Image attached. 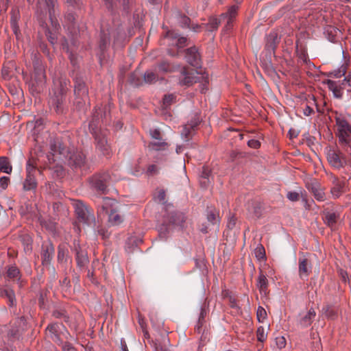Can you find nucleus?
<instances>
[{
    "label": "nucleus",
    "instance_id": "obj_59",
    "mask_svg": "<svg viewBox=\"0 0 351 351\" xmlns=\"http://www.w3.org/2000/svg\"><path fill=\"white\" fill-rule=\"evenodd\" d=\"M121 351H129L125 342L121 341Z\"/></svg>",
    "mask_w": 351,
    "mask_h": 351
},
{
    "label": "nucleus",
    "instance_id": "obj_54",
    "mask_svg": "<svg viewBox=\"0 0 351 351\" xmlns=\"http://www.w3.org/2000/svg\"><path fill=\"white\" fill-rule=\"evenodd\" d=\"M276 343L280 348H284L286 345L285 339L283 337H277Z\"/></svg>",
    "mask_w": 351,
    "mask_h": 351
},
{
    "label": "nucleus",
    "instance_id": "obj_15",
    "mask_svg": "<svg viewBox=\"0 0 351 351\" xmlns=\"http://www.w3.org/2000/svg\"><path fill=\"white\" fill-rule=\"evenodd\" d=\"M345 182L334 178L332 180V186L330 189L331 194L334 198H338L343 192Z\"/></svg>",
    "mask_w": 351,
    "mask_h": 351
},
{
    "label": "nucleus",
    "instance_id": "obj_23",
    "mask_svg": "<svg viewBox=\"0 0 351 351\" xmlns=\"http://www.w3.org/2000/svg\"><path fill=\"white\" fill-rule=\"evenodd\" d=\"M238 7L233 5L229 8L227 12L221 14V18L225 20L227 26H229L232 21L235 18L237 13Z\"/></svg>",
    "mask_w": 351,
    "mask_h": 351
},
{
    "label": "nucleus",
    "instance_id": "obj_49",
    "mask_svg": "<svg viewBox=\"0 0 351 351\" xmlns=\"http://www.w3.org/2000/svg\"><path fill=\"white\" fill-rule=\"evenodd\" d=\"M350 80H348V84L346 86V88L345 89L346 93L344 92V97L347 101L351 99V85L349 83Z\"/></svg>",
    "mask_w": 351,
    "mask_h": 351
},
{
    "label": "nucleus",
    "instance_id": "obj_38",
    "mask_svg": "<svg viewBox=\"0 0 351 351\" xmlns=\"http://www.w3.org/2000/svg\"><path fill=\"white\" fill-rule=\"evenodd\" d=\"M348 69L347 64H342L339 68L333 71V75L335 77L339 78L344 76Z\"/></svg>",
    "mask_w": 351,
    "mask_h": 351
},
{
    "label": "nucleus",
    "instance_id": "obj_52",
    "mask_svg": "<svg viewBox=\"0 0 351 351\" xmlns=\"http://www.w3.org/2000/svg\"><path fill=\"white\" fill-rule=\"evenodd\" d=\"M154 348L155 351H169L167 347L162 346L160 342H155Z\"/></svg>",
    "mask_w": 351,
    "mask_h": 351
},
{
    "label": "nucleus",
    "instance_id": "obj_14",
    "mask_svg": "<svg viewBox=\"0 0 351 351\" xmlns=\"http://www.w3.org/2000/svg\"><path fill=\"white\" fill-rule=\"evenodd\" d=\"M75 95L77 98L81 99L85 102L88 97V89L84 82H76L75 84Z\"/></svg>",
    "mask_w": 351,
    "mask_h": 351
},
{
    "label": "nucleus",
    "instance_id": "obj_58",
    "mask_svg": "<svg viewBox=\"0 0 351 351\" xmlns=\"http://www.w3.org/2000/svg\"><path fill=\"white\" fill-rule=\"evenodd\" d=\"M11 25H12V29H13V32L14 33L16 34V36H17V34H18V27L16 25V21L15 20H12L11 21Z\"/></svg>",
    "mask_w": 351,
    "mask_h": 351
},
{
    "label": "nucleus",
    "instance_id": "obj_11",
    "mask_svg": "<svg viewBox=\"0 0 351 351\" xmlns=\"http://www.w3.org/2000/svg\"><path fill=\"white\" fill-rule=\"evenodd\" d=\"M324 34L328 41L336 43L339 42L341 37V31L332 25H326L324 27Z\"/></svg>",
    "mask_w": 351,
    "mask_h": 351
},
{
    "label": "nucleus",
    "instance_id": "obj_53",
    "mask_svg": "<svg viewBox=\"0 0 351 351\" xmlns=\"http://www.w3.org/2000/svg\"><path fill=\"white\" fill-rule=\"evenodd\" d=\"M339 274L344 282H346L348 280H349L348 275L346 271L340 269L339 270Z\"/></svg>",
    "mask_w": 351,
    "mask_h": 351
},
{
    "label": "nucleus",
    "instance_id": "obj_40",
    "mask_svg": "<svg viewBox=\"0 0 351 351\" xmlns=\"http://www.w3.org/2000/svg\"><path fill=\"white\" fill-rule=\"evenodd\" d=\"M257 339L259 341L263 342L265 341L267 338V333L265 332V328L263 326H260L258 328L256 331Z\"/></svg>",
    "mask_w": 351,
    "mask_h": 351
},
{
    "label": "nucleus",
    "instance_id": "obj_13",
    "mask_svg": "<svg viewBox=\"0 0 351 351\" xmlns=\"http://www.w3.org/2000/svg\"><path fill=\"white\" fill-rule=\"evenodd\" d=\"M186 60L193 66H198L200 64V56L195 47H191L186 50Z\"/></svg>",
    "mask_w": 351,
    "mask_h": 351
},
{
    "label": "nucleus",
    "instance_id": "obj_22",
    "mask_svg": "<svg viewBox=\"0 0 351 351\" xmlns=\"http://www.w3.org/2000/svg\"><path fill=\"white\" fill-rule=\"evenodd\" d=\"M160 78V74L156 70L155 67L153 69L146 71L144 74V80L146 83H154Z\"/></svg>",
    "mask_w": 351,
    "mask_h": 351
},
{
    "label": "nucleus",
    "instance_id": "obj_48",
    "mask_svg": "<svg viewBox=\"0 0 351 351\" xmlns=\"http://www.w3.org/2000/svg\"><path fill=\"white\" fill-rule=\"evenodd\" d=\"M158 172V169L156 165H150L147 169V174L153 176Z\"/></svg>",
    "mask_w": 351,
    "mask_h": 351
},
{
    "label": "nucleus",
    "instance_id": "obj_17",
    "mask_svg": "<svg viewBox=\"0 0 351 351\" xmlns=\"http://www.w3.org/2000/svg\"><path fill=\"white\" fill-rule=\"evenodd\" d=\"M95 135L97 147L102 152L103 154H108L109 146L106 136L104 134H97L96 133Z\"/></svg>",
    "mask_w": 351,
    "mask_h": 351
},
{
    "label": "nucleus",
    "instance_id": "obj_12",
    "mask_svg": "<svg viewBox=\"0 0 351 351\" xmlns=\"http://www.w3.org/2000/svg\"><path fill=\"white\" fill-rule=\"evenodd\" d=\"M170 144L162 137L157 140L151 141L149 148L155 152H168Z\"/></svg>",
    "mask_w": 351,
    "mask_h": 351
},
{
    "label": "nucleus",
    "instance_id": "obj_62",
    "mask_svg": "<svg viewBox=\"0 0 351 351\" xmlns=\"http://www.w3.org/2000/svg\"><path fill=\"white\" fill-rule=\"evenodd\" d=\"M234 225V222H232V220H230V221L228 223V226L229 228H232V226Z\"/></svg>",
    "mask_w": 351,
    "mask_h": 351
},
{
    "label": "nucleus",
    "instance_id": "obj_16",
    "mask_svg": "<svg viewBox=\"0 0 351 351\" xmlns=\"http://www.w3.org/2000/svg\"><path fill=\"white\" fill-rule=\"evenodd\" d=\"M278 43V34L275 32H271L267 37L265 49L269 53H274Z\"/></svg>",
    "mask_w": 351,
    "mask_h": 351
},
{
    "label": "nucleus",
    "instance_id": "obj_37",
    "mask_svg": "<svg viewBox=\"0 0 351 351\" xmlns=\"http://www.w3.org/2000/svg\"><path fill=\"white\" fill-rule=\"evenodd\" d=\"M254 254L258 260H264L265 258V251L262 245H258L254 250Z\"/></svg>",
    "mask_w": 351,
    "mask_h": 351
},
{
    "label": "nucleus",
    "instance_id": "obj_32",
    "mask_svg": "<svg viewBox=\"0 0 351 351\" xmlns=\"http://www.w3.org/2000/svg\"><path fill=\"white\" fill-rule=\"evenodd\" d=\"M156 70L158 72V73H166L169 72H172L175 71V69L173 66L170 65L169 63L163 62L158 64L155 67Z\"/></svg>",
    "mask_w": 351,
    "mask_h": 351
},
{
    "label": "nucleus",
    "instance_id": "obj_64",
    "mask_svg": "<svg viewBox=\"0 0 351 351\" xmlns=\"http://www.w3.org/2000/svg\"><path fill=\"white\" fill-rule=\"evenodd\" d=\"M172 223L173 224H178L180 222L178 221H177L176 219H173Z\"/></svg>",
    "mask_w": 351,
    "mask_h": 351
},
{
    "label": "nucleus",
    "instance_id": "obj_2",
    "mask_svg": "<svg viewBox=\"0 0 351 351\" xmlns=\"http://www.w3.org/2000/svg\"><path fill=\"white\" fill-rule=\"evenodd\" d=\"M119 180L115 175L110 176L108 172L95 175L90 179L91 186L96 191L105 193L107 186Z\"/></svg>",
    "mask_w": 351,
    "mask_h": 351
},
{
    "label": "nucleus",
    "instance_id": "obj_57",
    "mask_svg": "<svg viewBox=\"0 0 351 351\" xmlns=\"http://www.w3.org/2000/svg\"><path fill=\"white\" fill-rule=\"evenodd\" d=\"M63 350L64 351H75L74 348L70 345L69 343H65L63 346Z\"/></svg>",
    "mask_w": 351,
    "mask_h": 351
},
{
    "label": "nucleus",
    "instance_id": "obj_21",
    "mask_svg": "<svg viewBox=\"0 0 351 351\" xmlns=\"http://www.w3.org/2000/svg\"><path fill=\"white\" fill-rule=\"evenodd\" d=\"M117 204V202L115 199L109 197H104L102 199L101 206L102 210L105 211L106 214H108L110 213L111 210H114L116 208Z\"/></svg>",
    "mask_w": 351,
    "mask_h": 351
},
{
    "label": "nucleus",
    "instance_id": "obj_9",
    "mask_svg": "<svg viewBox=\"0 0 351 351\" xmlns=\"http://www.w3.org/2000/svg\"><path fill=\"white\" fill-rule=\"evenodd\" d=\"M65 101V97L64 96L63 90H60L58 93H55L53 95H52L49 101V104L51 108L59 113L61 112L63 110L62 104Z\"/></svg>",
    "mask_w": 351,
    "mask_h": 351
},
{
    "label": "nucleus",
    "instance_id": "obj_30",
    "mask_svg": "<svg viewBox=\"0 0 351 351\" xmlns=\"http://www.w3.org/2000/svg\"><path fill=\"white\" fill-rule=\"evenodd\" d=\"M108 221L113 226L119 225L123 219L122 217L117 213V210H111L108 214Z\"/></svg>",
    "mask_w": 351,
    "mask_h": 351
},
{
    "label": "nucleus",
    "instance_id": "obj_41",
    "mask_svg": "<svg viewBox=\"0 0 351 351\" xmlns=\"http://www.w3.org/2000/svg\"><path fill=\"white\" fill-rule=\"evenodd\" d=\"M257 319L259 322H263L267 317V313L265 308L262 306H258L256 311Z\"/></svg>",
    "mask_w": 351,
    "mask_h": 351
},
{
    "label": "nucleus",
    "instance_id": "obj_8",
    "mask_svg": "<svg viewBox=\"0 0 351 351\" xmlns=\"http://www.w3.org/2000/svg\"><path fill=\"white\" fill-rule=\"evenodd\" d=\"M196 71H186L185 69L182 71L180 75L179 84L181 86H189L199 80V77Z\"/></svg>",
    "mask_w": 351,
    "mask_h": 351
},
{
    "label": "nucleus",
    "instance_id": "obj_27",
    "mask_svg": "<svg viewBox=\"0 0 351 351\" xmlns=\"http://www.w3.org/2000/svg\"><path fill=\"white\" fill-rule=\"evenodd\" d=\"M268 281L266 276L260 274L257 280V287L261 294H265L267 289Z\"/></svg>",
    "mask_w": 351,
    "mask_h": 351
},
{
    "label": "nucleus",
    "instance_id": "obj_35",
    "mask_svg": "<svg viewBox=\"0 0 351 351\" xmlns=\"http://www.w3.org/2000/svg\"><path fill=\"white\" fill-rule=\"evenodd\" d=\"M322 312L326 317L330 319H335L337 315V311L335 308L328 306L323 308Z\"/></svg>",
    "mask_w": 351,
    "mask_h": 351
},
{
    "label": "nucleus",
    "instance_id": "obj_5",
    "mask_svg": "<svg viewBox=\"0 0 351 351\" xmlns=\"http://www.w3.org/2000/svg\"><path fill=\"white\" fill-rule=\"evenodd\" d=\"M327 160L330 165L336 169L342 168L345 165L351 167V160L347 159L339 150H328L327 152Z\"/></svg>",
    "mask_w": 351,
    "mask_h": 351
},
{
    "label": "nucleus",
    "instance_id": "obj_10",
    "mask_svg": "<svg viewBox=\"0 0 351 351\" xmlns=\"http://www.w3.org/2000/svg\"><path fill=\"white\" fill-rule=\"evenodd\" d=\"M311 271V265L308 258L302 255L298 260V272L301 278H307Z\"/></svg>",
    "mask_w": 351,
    "mask_h": 351
},
{
    "label": "nucleus",
    "instance_id": "obj_25",
    "mask_svg": "<svg viewBox=\"0 0 351 351\" xmlns=\"http://www.w3.org/2000/svg\"><path fill=\"white\" fill-rule=\"evenodd\" d=\"M61 325L58 324H52L48 326L47 330L48 335L56 342L59 341V337L58 335V331L60 329Z\"/></svg>",
    "mask_w": 351,
    "mask_h": 351
},
{
    "label": "nucleus",
    "instance_id": "obj_4",
    "mask_svg": "<svg viewBox=\"0 0 351 351\" xmlns=\"http://www.w3.org/2000/svg\"><path fill=\"white\" fill-rule=\"evenodd\" d=\"M75 212L78 220L86 225H92L95 223V217L85 204L81 201H76L73 203Z\"/></svg>",
    "mask_w": 351,
    "mask_h": 351
},
{
    "label": "nucleus",
    "instance_id": "obj_34",
    "mask_svg": "<svg viewBox=\"0 0 351 351\" xmlns=\"http://www.w3.org/2000/svg\"><path fill=\"white\" fill-rule=\"evenodd\" d=\"M3 295H5L8 300L9 305L13 306L16 304L15 294L12 289H6L3 292Z\"/></svg>",
    "mask_w": 351,
    "mask_h": 351
},
{
    "label": "nucleus",
    "instance_id": "obj_56",
    "mask_svg": "<svg viewBox=\"0 0 351 351\" xmlns=\"http://www.w3.org/2000/svg\"><path fill=\"white\" fill-rule=\"evenodd\" d=\"M157 198L160 202H163L165 199V192L163 190L160 191Z\"/></svg>",
    "mask_w": 351,
    "mask_h": 351
},
{
    "label": "nucleus",
    "instance_id": "obj_18",
    "mask_svg": "<svg viewBox=\"0 0 351 351\" xmlns=\"http://www.w3.org/2000/svg\"><path fill=\"white\" fill-rule=\"evenodd\" d=\"M314 108H317V103L314 96L309 97L306 103L302 108V112L304 116L308 117L314 114Z\"/></svg>",
    "mask_w": 351,
    "mask_h": 351
},
{
    "label": "nucleus",
    "instance_id": "obj_28",
    "mask_svg": "<svg viewBox=\"0 0 351 351\" xmlns=\"http://www.w3.org/2000/svg\"><path fill=\"white\" fill-rule=\"evenodd\" d=\"M339 215L334 212L327 211L324 213L325 223L330 227L335 225Z\"/></svg>",
    "mask_w": 351,
    "mask_h": 351
},
{
    "label": "nucleus",
    "instance_id": "obj_63",
    "mask_svg": "<svg viewBox=\"0 0 351 351\" xmlns=\"http://www.w3.org/2000/svg\"><path fill=\"white\" fill-rule=\"evenodd\" d=\"M107 40L106 38H101V43H102V45H106V43H107Z\"/></svg>",
    "mask_w": 351,
    "mask_h": 351
},
{
    "label": "nucleus",
    "instance_id": "obj_33",
    "mask_svg": "<svg viewBox=\"0 0 351 351\" xmlns=\"http://www.w3.org/2000/svg\"><path fill=\"white\" fill-rule=\"evenodd\" d=\"M36 187V182L33 176L29 173L27 176V178L23 184V188L26 191L34 189Z\"/></svg>",
    "mask_w": 351,
    "mask_h": 351
},
{
    "label": "nucleus",
    "instance_id": "obj_1",
    "mask_svg": "<svg viewBox=\"0 0 351 351\" xmlns=\"http://www.w3.org/2000/svg\"><path fill=\"white\" fill-rule=\"evenodd\" d=\"M51 151L53 156L59 155L60 160H67L71 166L81 167L84 163L85 156L83 153L71 152L59 141L51 143Z\"/></svg>",
    "mask_w": 351,
    "mask_h": 351
},
{
    "label": "nucleus",
    "instance_id": "obj_20",
    "mask_svg": "<svg viewBox=\"0 0 351 351\" xmlns=\"http://www.w3.org/2000/svg\"><path fill=\"white\" fill-rule=\"evenodd\" d=\"M315 315V310L310 308L307 313L300 319L299 322L300 325L303 328L309 326L314 320Z\"/></svg>",
    "mask_w": 351,
    "mask_h": 351
},
{
    "label": "nucleus",
    "instance_id": "obj_3",
    "mask_svg": "<svg viewBox=\"0 0 351 351\" xmlns=\"http://www.w3.org/2000/svg\"><path fill=\"white\" fill-rule=\"evenodd\" d=\"M335 121L339 141L351 145V125L342 115L336 117Z\"/></svg>",
    "mask_w": 351,
    "mask_h": 351
},
{
    "label": "nucleus",
    "instance_id": "obj_39",
    "mask_svg": "<svg viewBox=\"0 0 351 351\" xmlns=\"http://www.w3.org/2000/svg\"><path fill=\"white\" fill-rule=\"evenodd\" d=\"M312 189L314 197L317 200L322 202L325 199V193L323 190L315 187H313Z\"/></svg>",
    "mask_w": 351,
    "mask_h": 351
},
{
    "label": "nucleus",
    "instance_id": "obj_50",
    "mask_svg": "<svg viewBox=\"0 0 351 351\" xmlns=\"http://www.w3.org/2000/svg\"><path fill=\"white\" fill-rule=\"evenodd\" d=\"M247 145L253 149H258L261 146V143L256 139L249 140L247 142Z\"/></svg>",
    "mask_w": 351,
    "mask_h": 351
},
{
    "label": "nucleus",
    "instance_id": "obj_42",
    "mask_svg": "<svg viewBox=\"0 0 351 351\" xmlns=\"http://www.w3.org/2000/svg\"><path fill=\"white\" fill-rule=\"evenodd\" d=\"M207 219L213 225H217L219 223L218 216L212 210L208 213Z\"/></svg>",
    "mask_w": 351,
    "mask_h": 351
},
{
    "label": "nucleus",
    "instance_id": "obj_36",
    "mask_svg": "<svg viewBox=\"0 0 351 351\" xmlns=\"http://www.w3.org/2000/svg\"><path fill=\"white\" fill-rule=\"evenodd\" d=\"M176 97V96L173 94L165 95L163 98V104H162L164 108H167L172 104L175 103Z\"/></svg>",
    "mask_w": 351,
    "mask_h": 351
},
{
    "label": "nucleus",
    "instance_id": "obj_29",
    "mask_svg": "<svg viewBox=\"0 0 351 351\" xmlns=\"http://www.w3.org/2000/svg\"><path fill=\"white\" fill-rule=\"evenodd\" d=\"M210 171L206 167H203L201 174H200V184L203 187H206L208 183L210 182L209 176H210Z\"/></svg>",
    "mask_w": 351,
    "mask_h": 351
},
{
    "label": "nucleus",
    "instance_id": "obj_24",
    "mask_svg": "<svg viewBox=\"0 0 351 351\" xmlns=\"http://www.w3.org/2000/svg\"><path fill=\"white\" fill-rule=\"evenodd\" d=\"M76 262L77 266L80 267H85L88 263V258L87 253L81 250H77L76 252Z\"/></svg>",
    "mask_w": 351,
    "mask_h": 351
},
{
    "label": "nucleus",
    "instance_id": "obj_44",
    "mask_svg": "<svg viewBox=\"0 0 351 351\" xmlns=\"http://www.w3.org/2000/svg\"><path fill=\"white\" fill-rule=\"evenodd\" d=\"M226 22L224 19L221 18V16L219 19L217 18H213L210 20L209 25H210V28L212 29H216L217 28L218 25L221 23Z\"/></svg>",
    "mask_w": 351,
    "mask_h": 351
},
{
    "label": "nucleus",
    "instance_id": "obj_6",
    "mask_svg": "<svg viewBox=\"0 0 351 351\" xmlns=\"http://www.w3.org/2000/svg\"><path fill=\"white\" fill-rule=\"evenodd\" d=\"M57 0H38L36 5V14L40 16H46L49 15L51 23L53 24L52 14Z\"/></svg>",
    "mask_w": 351,
    "mask_h": 351
},
{
    "label": "nucleus",
    "instance_id": "obj_19",
    "mask_svg": "<svg viewBox=\"0 0 351 351\" xmlns=\"http://www.w3.org/2000/svg\"><path fill=\"white\" fill-rule=\"evenodd\" d=\"M54 253V247L52 244L49 243L43 247L42 261L43 264L50 263L53 254Z\"/></svg>",
    "mask_w": 351,
    "mask_h": 351
},
{
    "label": "nucleus",
    "instance_id": "obj_31",
    "mask_svg": "<svg viewBox=\"0 0 351 351\" xmlns=\"http://www.w3.org/2000/svg\"><path fill=\"white\" fill-rule=\"evenodd\" d=\"M68 250L64 247L60 245L58 251V260L61 264H64L68 261Z\"/></svg>",
    "mask_w": 351,
    "mask_h": 351
},
{
    "label": "nucleus",
    "instance_id": "obj_60",
    "mask_svg": "<svg viewBox=\"0 0 351 351\" xmlns=\"http://www.w3.org/2000/svg\"><path fill=\"white\" fill-rule=\"evenodd\" d=\"M182 146L177 145L176 149V153L180 154L182 152Z\"/></svg>",
    "mask_w": 351,
    "mask_h": 351
},
{
    "label": "nucleus",
    "instance_id": "obj_46",
    "mask_svg": "<svg viewBox=\"0 0 351 351\" xmlns=\"http://www.w3.org/2000/svg\"><path fill=\"white\" fill-rule=\"evenodd\" d=\"M287 197L291 202H296L300 198V194L295 191H289L287 194Z\"/></svg>",
    "mask_w": 351,
    "mask_h": 351
},
{
    "label": "nucleus",
    "instance_id": "obj_43",
    "mask_svg": "<svg viewBox=\"0 0 351 351\" xmlns=\"http://www.w3.org/2000/svg\"><path fill=\"white\" fill-rule=\"evenodd\" d=\"M8 276L10 278H17L19 274V269L15 266H11L8 269Z\"/></svg>",
    "mask_w": 351,
    "mask_h": 351
},
{
    "label": "nucleus",
    "instance_id": "obj_47",
    "mask_svg": "<svg viewBox=\"0 0 351 351\" xmlns=\"http://www.w3.org/2000/svg\"><path fill=\"white\" fill-rule=\"evenodd\" d=\"M10 183V178L8 176H2L0 178V187L2 189H5Z\"/></svg>",
    "mask_w": 351,
    "mask_h": 351
},
{
    "label": "nucleus",
    "instance_id": "obj_61",
    "mask_svg": "<svg viewBox=\"0 0 351 351\" xmlns=\"http://www.w3.org/2000/svg\"><path fill=\"white\" fill-rule=\"evenodd\" d=\"M103 1L106 3V4L108 8H110L112 6V4L109 0H103Z\"/></svg>",
    "mask_w": 351,
    "mask_h": 351
},
{
    "label": "nucleus",
    "instance_id": "obj_55",
    "mask_svg": "<svg viewBox=\"0 0 351 351\" xmlns=\"http://www.w3.org/2000/svg\"><path fill=\"white\" fill-rule=\"evenodd\" d=\"M186 43V38L185 37H180L178 39L177 45L178 47H182L185 45Z\"/></svg>",
    "mask_w": 351,
    "mask_h": 351
},
{
    "label": "nucleus",
    "instance_id": "obj_45",
    "mask_svg": "<svg viewBox=\"0 0 351 351\" xmlns=\"http://www.w3.org/2000/svg\"><path fill=\"white\" fill-rule=\"evenodd\" d=\"M151 141L157 140L162 138L160 131L158 129H152L149 130Z\"/></svg>",
    "mask_w": 351,
    "mask_h": 351
},
{
    "label": "nucleus",
    "instance_id": "obj_51",
    "mask_svg": "<svg viewBox=\"0 0 351 351\" xmlns=\"http://www.w3.org/2000/svg\"><path fill=\"white\" fill-rule=\"evenodd\" d=\"M189 22L190 19L189 17L186 16H182L180 17V23L182 27H188L189 26Z\"/></svg>",
    "mask_w": 351,
    "mask_h": 351
},
{
    "label": "nucleus",
    "instance_id": "obj_26",
    "mask_svg": "<svg viewBox=\"0 0 351 351\" xmlns=\"http://www.w3.org/2000/svg\"><path fill=\"white\" fill-rule=\"evenodd\" d=\"M12 167L7 157H0V171L10 174L12 173Z\"/></svg>",
    "mask_w": 351,
    "mask_h": 351
},
{
    "label": "nucleus",
    "instance_id": "obj_7",
    "mask_svg": "<svg viewBox=\"0 0 351 351\" xmlns=\"http://www.w3.org/2000/svg\"><path fill=\"white\" fill-rule=\"evenodd\" d=\"M328 89L332 93L337 99H343L344 91L348 84V78L345 77L342 81H333L328 80L326 82Z\"/></svg>",
    "mask_w": 351,
    "mask_h": 351
}]
</instances>
